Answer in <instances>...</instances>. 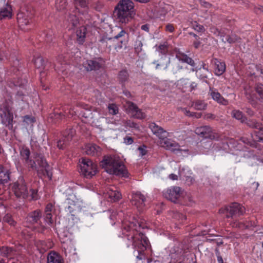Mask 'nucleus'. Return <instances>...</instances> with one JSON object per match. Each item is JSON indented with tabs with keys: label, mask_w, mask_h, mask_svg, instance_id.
Here are the masks:
<instances>
[{
	"label": "nucleus",
	"mask_w": 263,
	"mask_h": 263,
	"mask_svg": "<svg viewBox=\"0 0 263 263\" xmlns=\"http://www.w3.org/2000/svg\"><path fill=\"white\" fill-rule=\"evenodd\" d=\"M208 73V72H203V71H199V73H200L199 78L202 80L207 79L208 78V74H207Z\"/></svg>",
	"instance_id": "nucleus-64"
},
{
	"label": "nucleus",
	"mask_w": 263,
	"mask_h": 263,
	"mask_svg": "<svg viewBox=\"0 0 263 263\" xmlns=\"http://www.w3.org/2000/svg\"><path fill=\"white\" fill-rule=\"evenodd\" d=\"M103 4L102 2L97 1L96 2H94L91 7L93 9H95L97 11H101L103 7Z\"/></svg>",
	"instance_id": "nucleus-45"
},
{
	"label": "nucleus",
	"mask_w": 263,
	"mask_h": 263,
	"mask_svg": "<svg viewBox=\"0 0 263 263\" xmlns=\"http://www.w3.org/2000/svg\"><path fill=\"white\" fill-rule=\"evenodd\" d=\"M169 45L167 42H165L163 44H160L158 46V51L162 54L165 55L168 51Z\"/></svg>",
	"instance_id": "nucleus-40"
},
{
	"label": "nucleus",
	"mask_w": 263,
	"mask_h": 263,
	"mask_svg": "<svg viewBox=\"0 0 263 263\" xmlns=\"http://www.w3.org/2000/svg\"><path fill=\"white\" fill-rule=\"evenodd\" d=\"M86 28L83 26L81 27L79 29L77 30V41L78 43L80 45L83 44L85 42L86 37Z\"/></svg>",
	"instance_id": "nucleus-27"
},
{
	"label": "nucleus",
	"mask_w": 263,
	"mask_h": 263,
	"mask_svg": "<svg viewBox=\"0 0 263 263\" xmlns=\"http://www.w3.org/2000/svg\"><path fill=\"white\" fill-rule=\"evenodd\" d=\"M176 54V58L180 61L183 63H186L192 66L195 65L194 61L190 57H188L186 54L181 52L179 49H175L174 50Z\"/></svg>",
	"instance_id": "nucleus-23"
},
{
	"label": "nucleus",
	"mask_w": 263,
	"mask_h": 263,
	"mask_svg": "<svg viewBox=\"0 0 263 263\" xmlns=\"http://www.w3.org/2000/svg\"><path fill=\"white\" fill-rule=\"evenodd\" d=\"M100 166L110 174L127 177V172L119 157L115 156H104L100 162Z\"/></svg>",
	"instance_id": "nucleus-3"
},
{
	"label": "nucleus",
	"mask_w": 263,
	"mask_h": 263,
	"mask_svg": "<svg viewBox=\"0 0 263 263\" xmlns=\"http://www.w3.org/2000/svg\"><path fill=\"white\" fill-rule=\"evenodd\" d=\"M4 220L12 226H14V224L15 223V221L13 220L11 216L9 215H7L6 216H5Z\"/></svg>",
	"instance_id": "nucleus-54"
},
{
	"label": "nucleus",
	"mask_w": 263,
	"mask_h": 263,
	"mask_svg": "<svg viewBox=\"0 0 263 263\" xmlns=\"http://www.w3.org/2000/svg\"><path fill=\"white\" fill-rule=\"evenodd\" d=\"M124 143L126 144H131L133 143V139L128 136H126L124 138Z\"/></svg>",
	"instance_id": "nucleus-59"
},
{
	"label": "nucleus",
	"mask_w": 263,
	"mask_h": 263,
	"mask_svg": "<svg viewBox=\"0 0 263 263\" xmlns=\"http://www.w3.org/2000/svg\"><path fill=\"white\" fill-rule=\"evenodd\" d=\"M199 70L200 71H203V72H209L208 68L206 66V64L203 62L199 68Z\"/></svg>",
	"instance_id": "nucleus-63"
},
{
	"label": "nucleus",
	"mask_w": 263,
	"mask_h": 263,
	"mask_svg": "<svg viewBox=\"0 0 263 263\" xmlns=\"http://www.w3.org/2000/svg\"><path fill=\"white\" fill-rule=\"evenodd\" d=\"M142 224L134 221H124L122 224V234L126 237L127 241L125 243L127 247L132 246L134 249H137L139 255L137 258L141 259L140 257L142 252L151 247L147 237L140 231Z\"/></svg>",
	"instance_id": "nucleus-1"
},
{
	"label": "nucleus",
	"mask_w": 263,
	"mask_h": 263,
	"mask_svg": "<svg viewBox=\"0 0 263 263\" xmlns=\"http://www.w3.org/2000/svg\"><path fill=\"white\" fill-rule=\"evenodd\" d=\"M163 140L164 146L167 149H170L173 151L179 149V145L177 143L171 141L170 139H167L166 138Z\"/></svg>",
	"instance_id": "nucleus-33"
},
{
	"label": "nucleus",
	"mask_w": 263,
	"mask_h": 263,
	"mask_svg": "<svg viewBox=\"0 0 263 263\" xmlns=\"http://www.w3.org/2000/svg\"><path fill=\"white\" fill-rule=\"evenodd\" d=\"M254 89L259 97V99L263 100V84L260 83H256Z\"/></svg>",
	"instance_id": "nucleus-38"
},
{
	"label": "nucleus",
	"mask_w": 263,
	"mask_h": 263,
	"mask_svg": "<svg viewBox=\"0 0 263 263\" xmlns=\"http://www.w3.org/2000/svg\"><path fill=\"white\" fill-rule=\"evenodd\" d=\"M149 128L151 129L153 134L161 140H164L168 136V134L165 130L154 122L149 123Z\"/></svg>",
	"instance_id": "nucleus-14"
},
{
	"label": "nucleus",
	"mask_w": 263,
	"mask_h": 263,
	"mask_svg": "<svg viewBox=\"0 0 263 263\" xmlns=\"http://www.w3.org/2000/svg\"><path fill=\"white\" fill-rule=\"evenodd\" d=\"M76 131L72 128H69L65 130L63 133V137L57 142V146L59 149H64L72 140Z\"/></svg>",
	"instance_id": "nucleus-9"
},
{
	"label": "nucleus",
	"mask_w": 263,
	"mask_h": 263,
	"mask_svg": "<svg viewBox=\"0 0 263 263\" xmlns=\"http://www.w3.org/2000/svg\"><path fill=\"white\" fill-rule=\"evenodd\" d=\"M146 146L145 145H143L142 146H139L138 148V151H139L140 155L141 156H143L145 155L147 153V151L146 149Z\"/></svg>",
	"instance_id": "nucleus-55"
},
{
	"label": "nucleus",
	"mask_w": 263,
	"mask_h": 263,
	"mask_svg": "<svg viewBox=\"0 0 263 263\" xmlns=\"http://www.w3.org/2000/svg\"><path fill=\"white\" fill-rule=\"evenodd\" d=\"M246 228L249 229L251 227H255L257 226L255 221H247L246 222Z\"/></svg>",
	"instance_id": "nucleus-56"
},
{
	"label": "nucleus",
	"mask_w": 263,
	"mask_h": 263,
	"mask_svg": "<svg viewBox=\"0 0 263 263\" xmlns=\"http://www.w3.org/2000/svg\"><path fill=\"white\" fill-rule=\"evenodd\" d=\"M10 171L0 165V185L8 182L10 180Z\"/></svg>",
	"instance_id": "nucleus-24"
},
{
	"label": "nucleus",
	"mask_w": 263,
	"mask_h": 263,
	"mask_svg": "<svg viewBox=\"0 0 263 263\" xmlns=\"http://www.w3.org/2000/svg\"><path fill=\"white\" fill-rule=\"evenodd\" d=\"M221 40L224 43L228 42L229 44H233L236 42H239L241 39L236 34H231L226 36L224 35V37H222Z\"/></svg>",
	"instance_id": "nucleus-32"
},
{
	"label": "nucleus",
	"mask_w": 263,
	"mask_h": 263,
	"mask_svg": "<svg viewBox=\"0 0 263 263\" xmlns=\"http://www.w3.org/2000/svg\"><path fill=\"white\" fill-rule=\"evenodd\" d=\"M66 0H57L55 2V6L57 9L59 10H63L67 5Z\"/></svg>",
	"instance_id": "nucleus-43"
},
{
	"label": "nucleus",
	"mask_w": 263,
	"mask_h": 263,
	"mask_svg": "<svg viewBox=\"0 0 263 263\" xmlns=\"http://www.w3.org/2000/svg\"><path fill=\"white\" fill-rule=\"evenodd\" d=\"M74 2L76 4H79L82 8L87 7V3L85 0H77Z\"/></svg>",
	"instance_id": "nucleus-57"
},
{
	"label": "nucleus",
	"mask_w": 263,
	"mask_h": 263,
	"mask_svg": "<svg viewBox=\"0 0 263 263\" xmlns=\"http://www.w3.org/2000/svg\"><path fill=\"white\" fill-rule=\"evenodd\" d=\"M143 44L140 40H136L134 44L135 52L139 54L142 50Z\"/></svg>",
	"instance_id": "nucleus-46"
},
{
	"label": "nucleus",
	"mask_w": 263,
	"mask_h": 263,
	"mask_svg": "<svg viewBox=\"0 0 263 263\" xmlns=\"http://www.w3.org/2000/svg\"><path fill=\"white\" fill-rule=\"evenodd\" d=\"M37 172L39 175L41 174L43 175H47L50 179H51L52 174L49 171L48 167L38 170H37Z\"/></svg>",
	"instance_id": "nucleus-44"
},
{
	"label": "nucleus",
	"mask_w": 263,
	"mask_h": 263,
	"mask_svg": "<svg viewBox=\"0 0 263 263\" xmlns=\"http://www.w3.org/2000/svg\"><path fill=\"white\" fill-rule=\"evenodd\" d=\"M52 215L51 213L45 214L44 219L46 222L49 225H51L53 223V220L52 218Z\"/></svg>",
	"instance_id": "nucleus-52"
},
{
	"label": "nucleus",
	"mask_w": 263,
	"mask_h": 263,
	"mask_svg": "<svg viewBox=\"0 0 263 263\" xmlns=\"http://www.w3.org/2000/svg\"><path fill=\"white\" fill-rule=\"evenodd\" d=\"M211 31L217 36H220L221 38H222V37H224V32L223 31H221L216 27H213L211 28Z\"/></svg>",
	"instance_id": "nucleus-48"
},
{
	"label": "nucleus",
	"mask_w": 263,
	"mask_h": 263,
	"mask_svg": "<svg viewBox=\"0 0 263 263\" xmlns=\"http://www.w3.org/2000/svg\"><path fill=\"white\" fill-rule=\"evenodd\" d=\"M52 204L51 203L47 204L45 208V214L51 213V212L52 211Z\"/></svg>",
	"instance_id": "nucleus-62"
},
{
	"label": "nucleus",
	"mask_w": 263,
	"mask_h": 263,
	"mask_svg": "<svg viewBox=\"0 0 263 263\" xmlns=\"http://www.w3.org/2000/svg\"><path fill=\"white\" fill-rule=\"evenodd\" d=\"M246 222H234L232 227L238 228L241 229H247L246 228Z\"/></svg>",
	"instance_id": "nucleus-53"
},
{
	"label": "nucleus",
	"mask_w": 263,
	"mask_h": 263,
	"mask_svg": "<svg viewBox=\"0 0 263 263\" xmlns=\"http://www.w3.org/2000/svg\"><path fill=\"white\" fill-rule=\"evenodd\" d=\"M192 106L196 110H204L206 107V104L202 101L197 100L193 102Z\"/></svg>",
	"instance_id": "nucleus-36"
},
{
	"label": "nucleus",
	"mask_w": 263,
	"mask_h": 263,
	"mask_svg": "<svg viewBox=\"0 0 263 263\" xmlns=\"http://www.w3.org/2000/svg\"><path fill=\"white\" fill-rule=\"evenodd\" d=\"M163 195L167 200L177 203L181 195V188L178 186L172 187L164 191Z\"/></svg>",
	"instance_id": "nucleus-10"
},
{
	"label": "nucleus",
	"mask_w": 263,
	"mask_h": 263,
	"mask_svg": "<svg viewBox=\"0 0 263 263\" xmlns=\"http://www.w3.org/2000/svg\"><path fill=\"white\" fill-rule=\"evenodd\" d=\"M128 34L123 29H121V31L118 34L116 35L114 37H108L106 36H103L100 39L99 42L102 44H105L106 46H107L108 42H115L116 40H120L119 42L120 44L118 45V48H122V45H126L127 42V39Z\"/></svg>",
	"instance_id": "nucleus-6"
},
{
	"label": "nucleus",
	"mask_w": 263,
	"mask_h": 263,
	"mask_svg": "<svg viewBox=\"0 0 263 263\" xmlns=\"http://www.w3.org/2000/svg\"><path fill=\"white\" fill-rule=\"evenodd\" d=\"M80 173L87 178H90L97 172V165L88 158L82 157L79 159Z\"/></svg>",
	"instance_id": "nucleus-5"
},
{
	"label": "nucleus",
	"mask_w": 263,
	"mask_h": 263,
	"mask_svg": "<svg viewBox=\"0 0 263 263\" xmlns=\"http://www.w3.org/2000/svg\"><path fill=\"white\" fill-rule=\"evenodd\" d=\"M27 163H29L32 169L35 170L36 171L37 170V166L34 161L29 159V161Z\"/></svg>",
	"instance_id": "nucleus-60"
},
{
	"label": "nucleus",
	"mask_w": 263,
	"mask_h": 263,
	"mask_svg": "<svg viewBox=\"0 0 263 263\" xmlns=\"http://www.w3.org/2000/svg\"><path fill=\"white\" fill-rule=\"evenodd\" d=\"M18 23L22 26H28V25H30V23L32 22V20L30 19H27V18H18Z\"/></svg>",
	"instance_id": "nucleus-51"
},
{
	"label": "nucleus",
	"mask_w": 263,
	"mask_h": 263,
	"mask_svg": "<svg viewBox=\"0 0 263 263\" xmlns=\"http://www.w3.org/2000/svg\"><path fill=\"white\" fill-rule=\"evenodd\" d=\"M109 197L114 201H118L121 197V194L117 191H110L108 193Z\"/></svg>",
	"instance_id": "nucleus-37"
},
{
	"label": "nucleus",
	"mask_w": 263,
	"mask_h": 263,
	"mask_svg": "<svg viewBox=\"0 0 263 263\" xmlns=\"http://www.w3.org/2000/svg\"><path fill=\"white\" fill-rule=\"evenodd\" d=\"M145 197L141 192H136L132 193L130 202L133 205L139 209V210L142 209L145 206Z\"/></svg>",
	"instance_id": "nucleus-12"
},
{
	"label": "nucleus",
	"mask_w": 263,
	"mask_h": 263,
	"mask_svg": "<svg viewBox=\"0 0 263 263\" xmlns=\"http://www.w3.org/2000/svg\"><path fill=\"white\" fill-rule=\"evenodd\" d=\"M130 74L128 70L126 68H123L120 70L117 76V81L121 87H124L126 84L129 81Z\"/></svg>",
	"instance_id": "nucleus-18"
},
{
	"label": "nucleus",
	"mask_w": 263,
	"mask_h": 263,
	"mask_svg": "<svg viewBox=\"0 0 263 263\" xmlns=\"http://www.w3.org/2000/svg\"><path fill=\"white\" fill-rule=\"evenodd\" d=\"M36 161H37L39 166L42 167V168H44L45 167H49V165L48 164L46 160L44 159V158L42 156L39 155L36 157Z\"/></svg>",
	"instance_id": "nucleus-39"
},
{
	"label": "nucleus",
	"mask_w": 263,
	"mask_h": 263,
	"mask_svg": "<svg viewBox=\"0 0 263 263\" xmlns=\"http://www.w3.org/2000/svg\"><path fill=\"white\" fill-rule=\"evenodd\" d=\"M13 101L11 98L6 99L0 105V118L1 123L11 129L13 128V115L12 111Z\"/></svg>",
	"instance_id": "nucleus-4"
},
{
	"label": "nucleus",
	"mask_w": 263,
	"mask_h": 263,
	"mask_svg": "<svg viewBox=\"0 0 263 263\" xmlns=\"http://www.w3.org/2000/svg\"><path fill=\"white\" fill-rule=\"evenodd\" d=\"M82 116L84 117L86 120V122L90 121L89 119L92 118V114L89 110H85L81 112Z\"/></svg>",
	"instance_id": "nucleus-49"
},
{
	"label": "nucleus",
	"mask_w": 263,
	"mask_h": 263,
	"mask_svg": "<svg viewBox=\"0 0 263 263\" xmlns=\"http://www.w3.org/2000/svg\"><path fill=\"white\" fill-rule=\"evenodd\" d=\"M15 195L17 197L25 196L27 194V188L23 178H20L12 186Z\"/></svg>",
	"instance_id": "nucleus-11"
},
{
	"label": "nucleus",
	"mask_w": 263,
	"mask_h": 263,
	"mask_svg": "<svg viewBox=\"0 0 263 263\" xmlns=\"http://www.w3.org/2000/svg\"><path fill=\"white\" fill-rule=\"evenodd\" d=\"M42 217V212L40 210H36L28 213L25 218L27 227L38 223Z\"/></svg>",
	"instance_id": "nucleus-13"
},
{
	"label": "nucleus",
	"mask_w": 263,
	"mask_h": 263,
	"mask_svg": "<svg viewBox=\"0 0 263 263\" xmlns=\"http://www.w3.org/2000/svg\"><path fill=\"white\" fill-rule=\"evenodd\" d=\"M65 114L64 112L63 108L61 107L54 108L53 112L49 115L48 121L53 123H57L65 118Z\"/></svg>",
	"instance_id": "nucleus-15"
},
{
	"label": "nucleus",
	"mask_w": 263,
	"mask_h": 263,
	"mask_svg": "<svg viewBox=\"0 0 263 263\" xmlns=\"http://www.w3.org/2000/svg\"><path fill=\"white\" fill-rule=\"evenodd\" d=\"M105 61L102 58H96L84 61L82 66L87 71H96L104 66Z\"/></svg>",
	"instance_id": "nucleus-8"
},
{
	"label": "nucleus",
	"mask_w": 263,
	"mask_h": 263,
	"mask_svg": "<svg viewBox=\"0 0 263 263\" xmlns=\"http://www.w3.org/2000/svg\"><path fill=\"white\" fill-rule=\"evenodd\" d=\"M226 214L227 218H231L234 220L242 215L245 212V208L238 203H233L226 208Z\"/></svg>",
	"instance_id": "nucleus-7"
},
{
	"label": "nucleus",
	"mask_w": 263,
	"mask_h": 263,
	"mask_svg": "<svg viewBox=\"0 0 263 263\" xmlns=\"http://www.w3.org/2000/svg\"><path fill=\"white\" fill-rule=\"evenodd\" d=\"M252 138L254 141H260L263 140V138L259 135V132H255L252 135ZM242 141L250 145L253 147L256 146V143L254 142H251L248 139L243 138L242 139Z\"/></svg>",
	"instance_id": "nucleus-26"
},
{
	"label": "nucleus",
	"mask_w": 263,
	"mask_h": 263,
	"mask_svg": "<svg viewBox=\"0 0 263 263\" xmlns=\"http://www.w3.org/2000/svg\"><path fill=\"white\" fill-rule=\"evenodd\" d=\"M195 133L204 138L212 139L214 137L212 128L209 126H203L196 128Z\"/></svg>",
	"instance_id": "nucleus-19"
},
{
	"label": "nucleus",
	"mask_w": 263,
	"mask_h": 263,
	"mask_svg": "<svg viewBox=\"0 0 263 263\" xmlns=\"http://www.w3.org/2000/svg\"><path fill=\"white\" fill-rule=\"evenodd\" d=\"M11 6L8 2L5 3L4 6L0 8V20L10 18L12 15Z\"/></svg>",
	"instance_id": "nucleus-22"
},
{
	"label": "nucleus",
	"mask_w": 263,
	"mask_h": 263,
	"mask_svg": "<svg viewBox=\"0 0 263 263\" xmlns=\"http://www.w3.org/2000/svg\"><path fill=\"white\" fill-rule=\"evenodd\" d=\"M107 108L109 113L111 115H115L118 113V107L117 105L114 103L109 104Z\"/></svg>",
	"instance_id": "nucleus-41"
},
{
	"label": "nucleus",
	"mask_w": 263,
	"mask_h": 263,
	"mask_svg": "<svg viewBox=\"0 0 263 263\" xmlns=\"http://www.w3.org/2000/svg\"><path fill=\"white\" fill-rule=\"evenodd\" d=\"M211 63L214 66V73L216 75L220 76L224 73L226 70L224 62H221L216 58H213Z\"/></svg>",
	"instance_id": "nucleus-21"
},
{
	"label": "nucleus",
	"mask_w": 263,
	"mask_h": 263,
	"mask_svg": "<svg viewBox=\"0 0 263 263\" xmlns=\"http://www.w3.org/2000/svg\"><path fill=\"white\" fill-rule=\"evenodd\" d=\"M67 22L68 23V25L70 26V28H72L79 24V20L76 14L69 13L67 18Z\"/></svg>",
	"instance_id": "nucleus-31"
},
{
	"label": "nucleus",
	"mask_w": 263,
	"mask_h": 263,
	"mask_svg": "<svg viewBox=\"0 0 263 263\" xmlns=\"http://www.w3.org/2000/svg\"><path fill=\"white\" fill-rule=\"evenodd\" d=\"M165 30L170 32H173L174 31V26L171 24H168L166 25Z\"/></svg>",
	"instance_id": "nucleus-61"
},
{
	"label": "nucleus",
	"mask_w": 263,
	"mask_h": 263,
	"mask_svg": "<svg viewBox=\"0 0 263 263\" xmlns=\"http://www.w3.org/2000/svg\"><path fill=\"white\" fill-rule=\"evenodd\" d=\"M33 62L36 68L43 69L45 71L48 70L46 68L47 65L45 64V61L42 57L40 55L37 57H34Z\"/></svg>",
	"instance_id": "nucleus-30"
},
{
	"label": "nucleus",
	"mask_w": 263,
	"mask_h": 263,
	"mask_svg": "<svg viewBox=\"0 0 263 263\" xmlns=\"http://www.w3.org/2000/svg\"><path fill=\"white\" fill-rule=\"evenodd\" d=\"M56 61L57 63H54V66L55 67L57 66L58 69H59L60 67L57 65V64L59 63L60 65H63L65 64V57L62 54H59L56 58Z\"/></svg>",
	"instance_id": "nucleus-47"
},
{
	"label": "nucleus",
	"mask_w": 263,
	"mask_h": 263,
	"mask_svg": "<svg viewBox=\"0 0 263 263\" xmlns=\"http://www.w3.org/2000/svg\"><path fill=\"white\" fill-rule=\"evenodd\" d=\"M134 3L131 0H120L114 11L115 19L121 24H127L135 15Z\"/></svg>",
	"instance_id": "nucleus-2"
},
{
	"label": "nucleus",
	"mask_w": 263,
	"mask_h": 263,
	"mask_svg": "<svg viewBox=\"0 0 263 263\" xmlns=\"http://www.w3.org/2000/svg\"><path fill=\"white\" fill-rule=\"evenodd\" d=\"M128 109L133 116L138 119H143L146 117L145 114L139 109L138 106L132 102H128Z\"/></svg>",
	"instance_id": "nucleus-17"
},
{
	"label": "nucleus",
	"mask_w": 263,
	"mask_h": 263,
	"mask_svg": "<svg viewBox=\"0 0 263 263\" xmlns=\"http://www.w3.org/2000/svg\"><path fill=\"white\" fill-rule=\"evenodd\" d=\"M154 64H156V67L155 69L156 70H160L162 68L163 69H166L167 67V64H164L162 62H158V61H155L153 62V63Z\"/></svg>",
	"instance_id": "nucleus-50"
},
{
	"label": "nucleus",
	"mask_w": 263,
	"mask_h": 263,
	"mask_svg": "<svg viewBox=\"0 0 263 263\" xmlns=\"http://www.w3.org/2000/svg\"><path fill=\"white\" fill-rule=\"evenodd\" d=\"M123 90V94L127 97V98H131L132 95L130 92L126 89V85H125L124 87H121Z\"/></svg>",
	"instance_id": "nucleus-58"
},
{
	"label": "nucleus",
	"mask_w": 263,
	"mask_h": 263,
	"mask_svg": "<svg viewBox=\"0 0 263 263\" xmlns=\"http://www.w3.org/2000/svg\"><path fill=\"white\" fill-rule=\"evenodd\" d=\"M209 94L212 98L218 104L224 106L229 104V101L224 99L216 89L210 87Z\"/></svg>",
	"instance_id": "nucleus-16"
},
{
	"label": "nucleus",
	"mask_w": 263,
	"mask_h": 263,
	"mask_svg": "<svg viewBox=\"0 0 263 263\" xmlns=\"http://www.w3.org/2000/svg\"><path fill=\"white\" fill-rule=\"evenodd\" d=\"M47 263H64L62 257L55 252H50L47 257Z\"/></svg>",
	"instance_id": "nucleus-29"
},
{
	"label": "nucleus",
	"mask_w": 263,
	"mask_h": 263,
	"mask_svg": "<svg viewBox=\"0 0 263 263\" xmlns=\"http://www.w3.org/2000/svg\"><path fill=\"white\" fill-rule=\"evenodd\" d=\"M85 153L88 155L98 156L101 154L102 148L94 143H89L85 146Z\"/></svg>",
	"instance_id": "nucleus-20"
},
{
	"label": "nucleus",
	"mask_w": 263,
	"mask_h": 263,
	"mask_svg": "<svg viewBox=\"0 0 263 263\" xmlns=\"http://www.w3.org/2000/svg\"><path fill=\"white\" fill-rule=\"evenodd\" d=\"M232 117L238 120H240L241 123H245L247 120V118L243 115V113L239 110H234L232 111Z\"/></svg>",
	"instance_id": "nucleus-34"
},
{
	"label": "nucleus",
	"mask_w": 263,
	"mask_h": 263,
	"mask_svg": "<svg viewBox=\"0 0 263 263\" xmlns=\"http://www.w3.org/2000/svg\"><path fill=\"white\" fill-rule=\"evenodd\" d=\"M192 27L195 30L199 32H203L205 31L204 26L198 24L196 21L192 22Z\"/></svg>",
	"instance_id": "nucleus-42"
},
{
	"label": "nucleus",
	"mask_w": 263,
	"mask_h": 263,
	"mask_svg": "<svg viewBox=\"0 0 263 263\" xmlns=\"http://www.w3.org/2000/svg\"><path fill=\"white\" fill-rule=\"evenodd\" d=\"M15 250L11 247H2L0 249V253L2 256L7 257H12L15 255Z\"/></svg>",
	"instance_id": "nucleus-28"
},
{
	"label": "nucleus",
	"mask_w": 263,
	"mask_h": 263,
	"mask_svg": "<svg viewBox=\"0 0 263 263\" xmlns=\"http://www.w3.org/2000/svg\"><path fill=\"white\" fill-rule=\"evenodd\" d=\"M20 155L21 157L25 160L26 163L29 161L30 152L28 147L26 146L21 147L20 149Z\"/></svg>",
	"instance_id": "nucleus-35"
},
{
	"label": "nucleus",
	"mask_w": 263,
	"mask_h": 263,
	"mask_svg": "<svg viewBox=\"0 0 263 263\" xmlns=\"http://www.w3.org/2000/svg\"><path fill=\"white\" fill-rule=\"evenodd\" d=\"M245 123L250 128L259 129V135L261 136L260 133L263 131V125L261 123L257 122L255 119L248 120L247 119Z\"/></svg>",
	"instance_id": "nucleus-25"
}]
</instances>
